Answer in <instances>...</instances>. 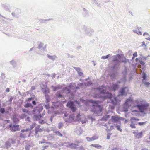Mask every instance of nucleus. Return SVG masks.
Returning a JSON list of instances; mask_svg holds the SVG:
<instances>
[{"mask_svg":"<svg viewBox=\"0 0 150 150\" xmlns=\"http://www.w3.org/2000/svg\"><path fill=\"white\" fill-rule=\"evenodd\" d=\"M123 77L122 79H121V81H125L126 80V76L125 75L126 74V71H125V72H123Z\"/></svg>","mask_w":150,"mask_h":150,"instance_id":"obj_33","label":"nucleus"},{"mask_svg":"<svg viewBox=\"0 0 150 150\" xmlns=\"http://www.w3.org/2000/svg\"><path fill=\"white\" fill-rule=\"evenodd\" d=\"M56 95L58 98H61V100H62V98H64V96L62 95L61 93L59 91L57 92Z\"/></svg>","mask_w":150,"mask_h":150,"instance_id":"obj_17","label":"nucleus"},{"mask_svg":"<svg viewBox=\"0 0 150 150\" xmlns=\"http://www.w3.org/2000/svg\"><path fill=\"white\" fill-rule=\"evenodd\" d=\"M149 106L148 103L146 104H137V107L139 108L140 111L142 113H143L144 110L147 109Z\"/></svg>","mask_w":150,"mask_h":150,"instance_id":"obj_5","label":"nucleus"},{"mask_svg":"<svg viewBox=\"0 0 150 150\" xmlns=\"http://www.w3.org/2000/svg\"><path fill=\"white\" fill-rule=\"evenodd\" d=\"M42 117V116L40 114L39 115H35L33 117V120L35 121L39 120Z\"/></svg>","mask_w":150,"mask_h":150,"instance_id":"obj_14","label":"nucleus"},{"mask_svg":"<svg viewBox=\"0 0 150 150\" xmlns=\"http://www.w3.org/2000/svg\"><path fill=\"white\" fill-rule=\"evenodd\" d=\"M120 61L115 62L112 63L111 68L113 71L111 74V76L115 78L118 74V73L116 71L118 70L120 68Z\"/></svg>","mask_w":150,"mask_h":150,"instance_id":"obj_4","label":"nucleus"},{"mask_svg":"<svg viewBox=\"0 0 150 150\" xmlns=\"http://www.w3.org/2000/svg\"><path fill=\"white\" fill-rule=\"evenodd\" d=\"M88 118L89 120H90L92 122H93L95 120V119L93 118L92 115H89L88 116Z\"/></svg>","mask_w":150,"mask_h":150,"instance_id":"obj_34","label":"nucleus"},{"mask_svg":"<svg viewBox=\"0 0 150 150\" xmlns=\"http://www.w3.org/2000/svg\"><path fill=\"white\" fill-rule=\"evenodd\" d=\"M67 106L68 107L72 110L73 113L70 115L69 122H71L72 121H80L81 115L79 113H78L75 111L76 110L74 103L72 101H68L67 104Z\"/></svg>","mask_w":150,"mask_h":150,"instance_id":"obj_1","label":"nucleus"},{"mask_svg":"<svg viewBox=\"0 0 150 150\" xmlns=\"http://www.w3.org/2000/svg\"><path fill=\"white\" fill-rule=\"evenodd\" d=\"M83 14L84 16H87L88 15V12L87 11L85 8L83 9Z\"/></svg>","mask_w":150,"mask_h":150,"instance_id":"obj_36","label":"nucleus"},{"mask_svg":"<svg viewBox=\"0 0 150 150\" xmlns=\"http://www.w3.org/2000/svg\"><path fill=\"white\" fill-rule=\"evenodd\" d=\"M43 109V107L41 105L36 106L34 108L33 112L34 114H40Z\"/></svg>","mask_w":150,"mask_h":150,"instance_id":"obj_7","label":"nucleus"},{"mask_svg":"<svg viewBox=\"0 0 150 150\" xmlns=\"http://www.w3.org/2000/svg\"><path fill=\"white\" fill-rule=\"evenodd\" d=\"M142 82L144 83V85L146 86L147 87H148L149 85L150 84V83H149V82H146L144 81H142Z\"/></svg>","mask_w":150,"mask_h":150,"instance_id":"obj_53","label":"nucleus"},{"mask_svg":"<svg viewBox=\"0 0 150 150\" xmlns=\"http://www.w3.org/2000/svg\"><path fill=\"white\" fill-rule=\"evenodd\" d=\"M121 60H120V62H122L125 63H126L127 62L129 61V60L128 59H127L125 57L122 59L121 58Z\"/></svg>","mask_w":150,"mask_h":150,"instance_id":"obj_28","label":"nucleus"},{"mask_svg":"<svg viewBox=\"0 0 150 150\" xmlns=\"http://www.w3.org/2000/svg\"><path fill=\"white\" fill-rule=\"evenodd\" d=\"M67 87L69 88L70 90V89H73L75 88V87H74L73 85L71 84H70V85Z\"/></svg>","mask_w":150,"mask_h":150,"instance_id":"obj_55","label":"nucleus"},{"mask_svg":"<svg viewBox=\"0 0 150 150\" xmlns=\"http://www.w3.org/2000/svg\"><path fill=\"white\" fill-rule=\"evenodd\" d=\"M25 120L26 121H28L29 122H30V117L29 116H28L27 117H25Z\"/></svg>","mask_w":150,"mask_h":150,"instance_id":"obj_63","label":"nucleus"},{"mask_svg":"<svg viewBox=\"0 0 150 150\" xmlns=\"http://www.w3.org/2000/svg\"><path fill=\"white\" fill-rule=\"evenodd\" d=\"M78 74L79 76H83V74L82 72H81V71L78 72Z\"/></svg>","mask_w":150,"mask_h":150,"instance_id":"obj_64","label":"nucleus"},{"mask_svg":"<svg viewBox=\"0 0 150 150\" xmlns=\"http://www.w3.org/2000/svg\"><path fill=\"white\" fill-rule=\"evenodd\" d=\"M142 81L145 80L146 77V73L145 72H143L142 73Z\"/></svg>","mask_w":150,"mask_h":150,"instance_id":"obj_44","label":"nucleus"},{"mask_svg":"<svg viewBox=\"0 0 150 150\" xmlns=\"http://www.w3.org/2000/svg\"><path fill=\"white\" fill-rule=\"evenodd\" d=\"M41 144L42 143H45L46 144H50V142H45V141L44 140H43L42 141H41L39 142Z\"/></svg>","mask_w":150,"mask_h":150,"instance_id":"obj_47","label":"nucleus"},{"mask_svg":"<svg viewBox=\"0 0 150 150\" xmlns=\"http://www.w3.org/2000/svg\"><path fill=\"white\" fill-rule=\"evenodd\" d=\"M5 109L4 108H0V112L2 114H4L5 112Z\"/></svg>","mask_w":150,"mask_h":150,"instance_id":"obj_48","label":"nucleus"},{"mask_svg":"<svg viewBox=\"0 0 150 150\" xmlns=\"http://www.w3.org/2000/svg\"><path fill=\"white\" fill-rule=\"evenodd\" d=\"M58 127L59 129H60L63 126V123L62 122H60L58 124Z\"/></svg>","mask_w":150,"mask_h":150,"instance_id":"obj_42","label":"nucleus"},{"mask_svg":"<svg viewBox=\"0 0 150 150\" xmlns=\"http://www.w3.org/2000/svg\"><path fill=\"white\" fill-rule=\"evenodd\" d=\"M20 137L22 138H25V134L22 133H21L20 136Z\"/></svg>","mask_w":150,"mask_h":150,"instance_id":"obj_57","label":"nucleus"},{"mask_svg":"<svg viewBox=\"0 0 150 150\" xmlns=\"http://www.w3.org/2000/svg\"><path fill=\"white\" fill-rule=\"evenodd\" d=\"M111 120L114 122H117L119 121V117L112 116L111 117Z\"/></svg>","mask_w":150,"mask_h":150,"instance_id":"obj_15","label":"nucleus"},{"mask_svg":"<svg viewBox=\"0 0 150 150\" xmlns=\"http://www.w3.org/2000/svg\"><path fill=\"white\" fill-rule=\"evenodd\" d=\"M93 103L96 104V105L93 106V108L91 110V112L94 114H96V116H100L102 110V108L100 105L97 104V101H94Z\"/></svg>","mask_w":150,"mask_h":150,"instance_id":"obj_3","label":"nucleus"},{"mask_svg":"<svg viewBox=\"0 0 150 150\" xmlns=\"http://www.w3.org/2000/svg\"><path fill=\"white\" fill-rule=\"evenodd\" d=\"M134 32L137 33V34H138L139 35H142V32L141 31H139V30H134Z\"/></svg>","mask_w":150,"mask_h":150,"instance_id":"obj_51","label":"nucleus"},{"mask_svg":"<svg viewBox=\"0 0 150 150\" xmlns=\"http://www.w3.org/2000/svg\"><path fill=\"white\" fill-rule=\"evenodd\" d=\"M135 125L132 122H131V124L130 125V127L132 128H135L136 127Z\"/></svg>","mask_w":150,"mask_h":150,"instance_id":"obj_56","label":"nucleus"},{"mask_svg":"<svg viewBox=\"0 0 150 150\" xmlns=\"http://www.w3.org/2000/svg\"><path fill=\"white\" fill-rule=\"evenodd\" d=\"M83 83H80L78 84L77 86L76 87V89H79L80 87H81L83 85Z\"/></svg>","mask_w":150,"mask_h":150,"instance_id":"obj_40","label":"nucleus"},{"mask_svg":"<svg viewBox=\"0 0 150 150\" xmlns=\"http://www.w3.org/2000/svg\"><path fill=\"white\" fill-rule=\"evenodd\" d=\"M54 133H55L56 135L58 136L59 137H62L63 136L62 134L58 131H55L54 132Z\"/></svg>","mask_w":150,"mask_h":150,"instance_id":"obj_30","label":"nucleus"},{"mask_svg":"<svg viewBox=\"0 0 150 150\" xmlns=\"http://www.w3.org/2000/svg\"><path fill=\"white\" fill-rule=\"evenodd\" d=\"M84 84L86 86H89L92 84V83L91 81H88L86 83H84Z\"/></svg>","mask_w":150,"mask_h":150,"instance_id":"obj_35","label":"nucleus"},{"mask_svg":"<svg viewBox=\"0 0 150 150\" xmlns=\"http://www.w3.org/2000/svg\"><path fill=\"white\" fill-rule=\"evenodd\" d=\"M39 122L40 124H43L45 123V122L44 120H39Z\"/></svg>","mask_w":150,"mask_h":150,"instance_id":"obj_60","label":"nucleus"},{"mask_svg":"<svg viewBox=\"0 0 150 150\" xmlns=\"http://www.w3.org/2000/svg\"><path fill=\"white\" fill-rule=\"evenodd\" d=\"M121 56L120 54H117L113 56L111 58L112 59V61L113 62L120 61L121 60Z\"/></svg>","mask_w":150,"mask_h":150,"instance_id":"obj_10","label":"nucleus"},{"mask_svg":"<svg viewBox=\"0 0 150 150\" xmlns=\"http://www.w3.org/2000/svg\"><path fill=\"white\" fill-rule=\"evenodd\" d=\"M76 131L77 133L78 134H81L82 133V130L80 127L77 128Z\"/></svg>","mask_w":150,"mask_h":150,"instance_id":"obj_27","label":"nucleus"},{"mask_svg":"<svg viewBox=\"0 0 150 150\" xmlns=\"http://www.w3.org/2000/svg\"><path fill=\"white\" fill-rule=\"evenodd\" d=\"M35 132H36L39 133L42 132V129L40 128L39 126L38 125L35 127Z\"/></svg>","mask_w":150,"mask_h":150,"instance_id":"obj_24","label":"nucleus"},{"mask_svg":"<svg viewBox=\"0 0 150 150\" xmlns=\"http://www.w3.org/2000/svg\"><path fill=\"white\" fill-rule=\"evenodd\" d=\"M96 89L98 91L97 93L94 94V97L95 98H101L104 100L110 99L112 98V95L110 93H105V90L103 86H101L99 87H97Z\"/></svg>","mask_w":150,"mask_h":150,"instance_id":"obj_2","label":"nucleus"},{"mask_svg":"<svg viewBox=\"0 0 150 150\" xmlns=\"http://www.w3.org/2000/svg\"><path fill=\"white\" fill-rule=\"evenodd\" d=\"M11 64L12 65L13 68H15L16 65V62L13 60H12L10 62Z\"/></svg>","mask_w":150,"mask_h":150,"instance_id":"obj_32","label":"nucleus"},{"mask_svg":"<svg viewBox=\"0 0 150 150\" xmlns=\"http://www.w3.org/2000/svg\"><path fill=\"white\" fill-rule=\"evenodd\" d=\"M125 87L122 88L120 91L119 92V94L123 96L124 95L125 93Z\"/></svg>","mask_w":150,"mask_h":150,"instance_id":"obj_22","label":"nucleus"},{"mask_svg":"<svg viewBox=\"0 0 150 150\" xmlns=\"http://www.w3.org/2000/svg\"><path fill=\"white\" fill-rule=\"evenodd\" d=\"M59 107V105L57 104V103H54L53 106V108H57Z\"/></svg>","mask_w":150,"mask_h":150,"instance_id":"obj_62","label":"nucleus"},{"mask_svg":"<svg viewBox=\"0 0 150 150\" xmlns=\"http://www.w3.org/2000/svg\"><path fill=\"white\" fill-rule=\"evenodd\" d=\"M143 133L142 131H141L140 132H137L136 133V135L135 136L138 139L141 138L142 137Z\"/></svg>","mask_w":150,"mask_h":150,"instance_id":"obj_18","label":"nucleus"},{"mask_svg":"<svg viewBox=\"0 0 150 150\" xmlns=\"http://www.w3.org/2000/svg\"><path fill=\"white\" fill-rule=\"evenodd\" d=\"M1 6L2 8L7 11L10 10V6L7 4H1Z\"/></svg>","mask_w":150,"mask_h":150,"instance_id":"obj_11","label":"nucleus"},{"mask_svg":"<svg viewBox=\"0 0 150 150\" xmlns=\"http://www.w3.org/2000/svg\"><path fill=\"white\" fill-rule=\"evenodd\" d=\"M110 117V115H106L103 116L101 119V121H106Z\"/></svg>","mask_w":150,"mask_h":150,"instance_id":"obj_19","label":"nucleus"},{"mask_svg":"<svg viewBox=\"0 0 150 150\" xmlns=\"http://www.w3.org/2000/svg\"><path fill=\"white\" fill-rule=\"evenodd\" d=\"M47 56L48 58L53 61H54L56 59H57L58 58L56 55H50L49 54H47Z\"/></svg>","mask_w":150,"mask_h":150,"instance_id":"obj_12","label":"nucleus"},{"mask_svg":"<svg viewBox=\"0 0 150 150\" xmlns=\"http://www.w3.org/2000/svg\"><path fill=\"white\" fill-rule=\"evenodd\" d=\"M112 103L114 105H116L119 103V100L116 97H115L112 99Z\"/></svg>","mask_w":150,"mask_h":150,"instance_id":"obj_20","label":"nucleus"},{"mask_svg":"<svg viewBox=\"0 0 150 150\" xmlns=\"http://www.w3.org/2000/svg\"><path fill=\"white\" fill-rule=\"evenodd\" d=\"M43 45V44L42 43L40 42L38 46V48L39 49L41 48L42 47Z\"/></svg>","mask_w":150,"mask_h":150,"instance_id":"obj_59","label":"nucleus"},{"mask_svg":"<svg viewBox=\"0 0 150 150\" xmlns=\"http://www.w3.org/2000/svg\"><path fill=\"white\" fill-rule=\"evenodd\" d=\"M26 116L27 115L25 114H21V115L19 117L21 119H23L24 118H25Z\"/></svg>","mask_w":150,"mask_h":150,"instance_id":"obj_38","label":"nucleus"},{"mask_svg":"<svg viewBox=\"0 0 150 150\" xmlns=\"http://www.w3.org/2000/svg\"><path fill=\"white\" fill-rule=\"evenodd\" d=\"M146 122H138V124L139 126H142L144 124H145Z\"/></svg>","mask_w":150,"mask_h":150,"instance_id":"obj_54","label":"nucleus"},{"mask_svg":"<svg viewBox=\"0 0 150 150\" xmlns=\"http://www.w3.org/2000/svg\"><path fill=\"white\" fill-rule=\"evenodd\" d=\"M24 107L25 108H28L29 107L33 108V106L30 103H27L24 106Z\"/></svg>","mask_w":150,"mask_h":150,"instance_id":"obj_31","label":"nucleus"},{"mask_svg":"<svg viewBox=\"0 0 150 150\" xmlns=\"http://www.w3.org/2000/svg\"><path fill=\"white\" fill-rule=\"evenodd\" d=\"M20 120L17 117L16 115H14L13 117V122L15 123H18Z\"/></svg>","mask_w":150,"mask_h":150,"instance_id":"obj_16","label":"nucleus"},{"mask_svg":"<svg viewBox=\"0 0 150 150\" xmlns=\"http://www.w3.org/2000/svg\"><path fill=\"white\" fill-rule=\"evenodd\" d=\"M110 56V55L109 54H108L105 56H102L101 57V59H108Z\"/></svg>","mask_w":150,"mask_h":150,"instance_id":"obj_39","label":"nucleus"},{"mask_svg":"<svg viewBox=\"0 0 150 150\" xmlns=\"http://www.w3.org/2000/svg\"><path fill=\"white\" fill-rule=\"evenodd\" d=\"M36 124L35 123H34L31 125L30 126V128H28L27 130H31L33 128H34L36 125Z\"/></svg>","mask_w":150,"mask_h":150,"instance_id":"obj_29","label":"nucleus"},{"mask_svg":"<svg viewBox=\"0 0 150 150\" xmlns=\"http://www.w3.org/2000/svg\"><path fill=\"white\" fill-rule=\"evenodd\" d=\"M116 127L117 128V129L120 132H122V130L121 129L120 126L119 125H117L116 126Z\"/></svg>","mask_w":150,"mask_h":150,"instance_id":"obj_50","label":"nucleus"},{"mask_svg":"<svg viewBox=\"0 0 150 150\" xmlns=\"http://www.w3.org/2000/svg\"><path fill=\"white\" fill-rule=\"evenodd\" d=\"M118 85L116 84H113L112 86V89L113 90L115 91L118 88Z\"/></svg>","mask_w":150,"mask_h":150,"instance_id":"obj_23","label":"nucleus"},{"mask_svg":"<svg viewBox=\"0 0 150 150\" xmlns=\"http://www.w3.org/2000/svg\"><path fill=\"white\" fill-rule=\"evenodd\" d=\"M35 97V96L34 95H33V96L28 98L27 100V101H30L31 100H33L34 98Z\"/></svg>","mask_w":150,"mask_h":150,"instance_id":"obj_46","label":"nucleus"},{"mask_svg":"<svg viewBox=\"0 0 150 150\" xmlns=\"http://www.w3.org/2000/svg\"><path fill=\"white\" fill-rule=\"evenodd\" d=\"M50 101V99L48 96H46V103H48Z\"/></svg>","mask_w":150,"mask_h":150,"instance_id":"obj_37","label":"nucleus"},{"mask_svg":"<svg viewBox=\"0 0 150 150\" xmlns=\"http://www.w3.org/2000/svg\"><path fill=\"white\" fill-rule=\"evenodd\" d=\"M22 111L23 112H25L27 113H29V111L27 109L25 108H22Z\"/></svg>","mask_w":150,"mask_h":150,"instance_id":"obj_49","label":"nucleus"},{"mask_svg":"<svg viewBox=\"0 0 150 150\" xmlns=\"http://www.w3.org/2000/svg\"><path fill=\"white\" fill-rule=\"evenodd\" d=\"M5 145L6 147L7 148L10 147L11 146V144L9 141L6 142L5 143Z\"/></svg>","mask_w":150,"mask_h":150,"instance_id":"obj_41","label":"nucleus"},{"mask_svg":"<svg viewBox=\"0 0 150 150\" xmlns=\"http://www.w3.org/2000/svg\"><path fill=\"white\" fill-rule=\"evenodd\" d=\"M19 125H12L11 124H10L9 125V127L10 130L12 132L16 131H19L20 129L19 127Z\"/></svg>","mask_w":150,"mask_h":150,"instance_id":"obj_8","label":"nucleus"},{"mask_svg":"<svg viewBox=\"0 0 150 150\" xmlns=\"http://www.w3.org/2000/svg\"><path fill=\"white\" fill-rule=\"evenodd\" d=\"M139 62L140 64L142 66H143L145 64L144 62L141 60H139Z\"/></svg>","mask_w":150,"mask_h":150,"instance_id":"obj_61","label":"nucleus"},{"mask_svg":"<svg viewBox=\"0 0 150 150\" xmlns=\"http://www.w3.org/2000/svg\"><path fill=\"white\" fill-rule=\"evenodd\" d=\"M51 87L53 89V90L54 91H57L58 90V88L57 87L55 86H52Z\"/></svg>","mask_w":150,"mask_h":150,"instance_id":"obj_45","label":"nucleus"},{"mask_svg":"<svg viewBox=\"0 0 150 150\" xmlns=\"http://www.w3.org/2000/svg\"><path fill=\"white\" fill-rule=\"evenodd\" d=\"M49 92V90L48 88H46L44 91V93L45 94L48 93Z\"/></svg>","mask_w":150,"mask_h":150,"instance_id":"obj_58","label":"nucleus"},{"mask_svg":"<svg viewBox=\"0 0 150 150\" xmlns=\"http://www.w3.org/2000/svg\"><path fill=\"white\" fill-rule=\"evenodd\" d=\"M73 67L74 69L78 73L81 71V69L79 67Z\"/></svg>","mask_w":150,"mask_h":150,"instance_id":"obj_52","label":"nucleus"},{"mask_svg":"<svg viewBox=\"0 0 150 150\" xmlns=\"http://www.w3.org/2000/svg\"><path fill=\"white\" fill-rule=\"evenodd\" d=\"M83 29L85 33L88 35H90L93 32V30L87 27L86 26H84Z\"/></svg>","mask_w":150,"mask_h":150,"instance_id":"obj_9","label":"nucleus"},{"mask_svg":"<svg viewBox=\"0 0 150 150\" xmlns=\"http://www.w3.org/2000/svg\"><path fill=\"white\" fill-rule=\"evenodd\" d=\"M63 92L66 93V94H69L71 95L70 98H74V94L70 90L69 88L67 86L63 88L62 89Z\"/></svg>","mask_w":150,"mask_h":150,"instance_id":"obj_6","label":"nucleus"},{"mask_svg":"<svg viewBox=\"0 0 150 150\" xmlns=\"http://www.w3.org/2000/svg\"><path fill=\"white\" fill-rule=\"evenodd\" d=\"M131 119L132 120L131 121V122L133 123L134 125H136L138 124L137 122L139 120V119L135 118V117H131Z\"/></svg>","mask_w":150,"mask_h":150,"instance_id":"obj_13","label":"nucleus"},{"mask_svg":"<svg viewBox=\"0 0 150 150\" xmlns=\"http://www.w3.org/2000/svg\"><path fill=\"white\" fill-rule=\"evenodd\" d=\"M69 142H65L62 144V146H66V147H69Z\"/></svg>","mask_w":150,"mask_h":150,"instance_id":"obj_43","label":"nucleus"},{"mask_svg":"<svg viewBox=\"0 0 150 150\" xmlns=\"http://www.w3.org/2000/svg\"><path fill=\"white\" fill-rule=\"evenodd\" d=\"M31 147L30 144L28 143H26L25 146V148L26 150H30Z\"/></svg>","mask_w":150,"mask_h":150,"instance_id":"obj_25","label":"nucleus"},{"mask_svg":"<svg viewBox=\"0 0 150 150\" xmlns=\"http://www.w3.org/2000/svg\"><path fill=\"white\" fill-rule=\"evenodd\" d=\"M79 146V145L77 144H76L75 143H69V147L71 148L76 149L77 147L76 146Z\"/></svg>","mask_w":150,"mask_h":150,"instance_id":"obj_21","label":"nucleus"},{"mask_svg":"<svg viewBox=\"0 0 150 150\" xmlns=\"http://www.w3.org/2000/svg\"><path fill=\"white\" fill-rule=\"evenodd\" d=\"M91 146L98 149H100L102 147V146L98 144H92Z\"/></svg>","mask_w":150,"mask_h":150,"instance_id":"obj_26","label":"nucleus"}]
</instances>
